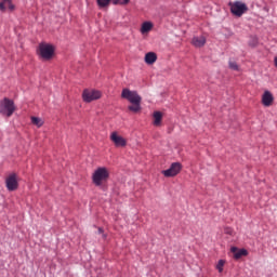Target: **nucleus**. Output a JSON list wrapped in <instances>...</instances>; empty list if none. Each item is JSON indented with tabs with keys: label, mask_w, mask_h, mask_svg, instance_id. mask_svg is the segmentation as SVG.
<instances>
[{
	"label": "nucleus",
	"mask_w": 277,
	"mask_h": 277,
	"mask_svg": "<svg viewBox=\"0 0 277 277\" xmlns=\"http://www.w3.org/2000/svg\"><path fill=\"white\" fill-rule=\"evenodd\" d=\"M229 68L232 70H239V65H237V63L229 61Z\"/></svg>",
	"instance_id": "obj_21"
},
{
	"label": "nucleus",
	"mask_w": 277,
	"mask_h": 277,
	"mask_svg": "<svg viewBox=\"0 0 277 277\" xmlns=\"http://www.w3.org/2000/svg\"><path fill=\"white\" fill-rule=\"evenodd\" d=\"M98 8H107L109 3H111V0H96Z\"/></svg>",
	"instance_id": "obj_19"
},
{
	"label": "nucleus",
	"mask_w": 277,
	"mask_h": 277,
	"mask_svg": "<svg viewBox=\"0 0 277 277\" xmlns=\"http://www.w3.org/2000/svg\"><path fill=\"white\" fill-rule=\"evenodd\" d=\"M230 252L234 253V259L238 261V259H241V256H248V250L246 249H238L237 247H232Z\"/></svg>",
	"instance_id": "obj_11"
},
{
	"label": "nucleus",
	"mask_w": 277,
	"mask_h": 277,
	"mask_svg": "<svg viewBox=\"0 0 277 277\" xmlns=\"http://www.w3.org/2000/svg\"><path fill=\"white\" fill-rule=\"evenodd\" d=\"M181 170H183V166L180 162H173L169 169L162 171V174L163 176H167V179H170L176 176Z\"/></svg>",
	"instance_id": "obj_6"
},
{
	"label": "nucleus",
	"mask_w": 277,
	"mask_h": 277,
	"mask_svg": "<svg viewBox=\"0 0 277 277\" xmlns=\"http://www.w3.org/2000/svg\"><path fill=\"white\" fill-rule=\"evenodd\" d=\"M228 6L234 16L241 17L248 11V5L241 1L229 2Z\"/></svg>",
	"instance_id": "obj_5"
},
{
	"label": "nucleus",
	"mask_w": 277,
	"mask_h": 277,
	"mask_svg": "<svg viewBox=\"0 0 277 277\" xmlns=\"http://www.w3.org/2000/svg\"><path fill=\"white\" fill-rule=\"evenodd\" d=\"M192 44L193 47L200 49L201 47H205V44H207V38H205V36L194 37L192 40Z\"/></svg>",
	"instance_id": "obj_12"
},
{
	"label": "nucleus",
	"mask_w": 277,
	"mask_h": 277,
	"mask_svg": "<svg viewBox=\"0 0 277 277\" xmlns=\"http://www.w3.org/2000/svg\"><path fill=\"white\" fill-rule=\"evenodd\" d=\"M272 103H274V95L269 91H265L262 95V104L264 107H271Z\"/></svg>",
	"instance_id": "obj_10"
},
{
	"label": "nucleus",
	"mask_w": 277,
	"mask_h": 277,
	"mask_svg": "<svg viewBox=\"0 0 277 277\" xmlns=\"http://www.w3.org/2000/svg\"><path fill=\"white\" fill-rule=\"evenodd\" d=\"M225 261L224 260H220L216 264V269L220 274H222L224 272V265H225Z\"/></svg>",
	"instance_id": "obj_18"
},
{
	"label": "nucleus",
	"mask_w": 277,
	"mask_h": 277,
	"mask_svg": "<svg viewBox=\"0 0 277 277\" xmlns=\"http://www.w3.org/2000/svg\"><path fill=\"white\" fill-rule=\"evenodd\" d=\"M121 98H126L132 105L128 107L129 111H133L137 114V111L142 110V96L137 93V91H131L130 89H123L121 92Z\"/></svg>",
	"instance_id": "obj_1"
},
{
	"label": "nucleus",
	"mask_w": 277,
	"mask_h": 277,
	"mask_svg": "<svg viewBox=\"0 0 277 277\" xmlns=\"http://www.w3.org/2000/svg\"><path fill=\"white\" fill-rule=\"evenodd\" d=\"M5 185L9 192H16V189H18V175H16V173H11L5 179Z\"/></svg>",
	"instance_id": "obj_7"
},
{
	"label": "nucleus",
	"mask_w": 277,
	"mask_h": 277,
	"mask_svg": "<svg viewBox=\"0 0 277 277\" xmlns=\"http://www.w3.org/2000/svg\"><path fill=\"white\" fill-rule=\"evenodd\" d=\"M130 0H113L114 5H127Z\"/></svg>",
	"instance_id": "obj_20"
},
{
	"label": "nucleus",
	"mask_w": 277,
	"mask_h": 277,
	"mask_svg": "<svg viewBox=\"0 0 277 277\" xmlns=\"http://www.w3.org/2000/svg\"><path fill=\"white\" fill-rule=\"evenodd\" d=\"M31 122L35 124V127H38L39 129L40 127H42V124H44V121H42V119L38 117H31Z\"/></svg>",
	"instance_id": "obj_17"
},
{
	"label": "nucleus",
	"mask_w": 277,
	"mask_h": 277,
	"mask_svg": "<svg viewBox=\"0 0 277 277\" xmlns=\"http://www.w3.org/2000/svg\"><path fill=\"white\" fill-rule=\"evenodd\" d=\"M14 111H16V106L14 105V101L4 97L0 101V114L2 116H6V118H10Z\"/></svg>",
	"instance_id": "obj_4"
},
{
	"label": "nucleus",
	"mask_w": 277,
	"mask_h": 277,
	"mask_svg": "<svg viewBox=\"0 0 277 277\" xmlns=\"http://www.w3.org/2000/svg\"><path fill=\"white\" fill-rule=\"evenodd\" d=\"M145 62L149 65L155 64V62H157V54L155 52H148L145 55Z\"/></svg>",
	"instance_id": "obj_16"
},
{
	"label": "nucleus",
	"mask_w": 277,
	"mask_h": 277,
	"mask_svg": "<svg viewBox=\"0 0 277 277\" xmlns=\"http://www.w3.org/2000/svg\"><path fill=\"white\" fill-rule=\"evenodd\" d=\"M98 234L103 235V228L102 227H98Z\"/></svg>",
	"instance_id": "obj_22"
},
{
	"label": "nucleus",
	"mask_w": 277,
	"mask_h": 277,
	"mask_svg": "<svg viewBox=\"0 0 277 277\" xmlns=\"http://www.w3.org/2000/svg\"><path fill=\"white\" fill-rule=\"evenodd\" d=\"M107 179H109V171H107V168H97L92 175V181L96 187H101L103 183H107Z\"/></svg>",
	"instance_id": "obj_3"
},
{
	"label": "nucleus",
	"mask_w": 277,
	"mask_h": 277,
	"mask_svg": "<svg viewBox=\"0 0 277 277\" xmlns=\"http://www.w3.org/2000/svg\"><path fill=\"white\" fill-rule=\"evenodd\" d=\"M110 141L117 148H124L127 146V140L118 134V132H111Z\"/></svg>",
	"instance_id": "obj_9"
},
{
	"label": "nucleus",
	"mask_w": 277,
	"mask_h": 277,
	"mask_svg": "<svg viewBox=\"0 0 277 277\" xmlns=\"http://www.w3.org/2000/svg\"><path fill=\"white\" fill-rule=\"evenodd\" d=\"M5 5L9 8V10H10L11 12H14L15 6H14V4L12 3V0H2V1L0 2V10H1V12H5Z\"/></svg>",
	"instance_id": "obj_13"
},
{
	"label": "nucleus",
	"mask_w": 277,
	"mask_h": 277,
	"mask_svg": "<svg viewBox=\"0 0 277 277\" xmlns=\"http://www.w3.org/2000/svg\"><path fill=\"white\" fill-rule=\"evenodd\" d=\"M37 54L42 60H52L53 55L55 54V47H53L51 43L42 42L37 49Z\"/></svg>",
	"instance_id": "obj_2"
},
{
	"label": "nucleus",
	"mask_w": 277,
	"mask_h": 277,
	"mask_svg": "<svg viewBox=\"0 0 277 277\" xmlns=\"http://www.w3.org/2000/svg\"><path fill=\"white\" fill-rule=\"evenodd\" d=\"M154 118V127H161V120H163V114L161 111H155L153 115Z\"/></svg>",
	"instance_id": "obj_14"
},
{
	"label": "nucleus",
	"mask_w": 277,
	"mask_h": 277,
	"mask_svg": "<svg viewBox=\"0 0 277 277\" xmlns=\"http://www.w3.org/2000/svg\"><path fill=\"white\" fill-rule=\"evenodd\" d=\"M226 233H229L230 234V229H227V232Z\"/></svg>",
	"instance_id": "obj_23"
},
{
	"label": "nucleus",
	"mask_w": 277,
	"mask_h": 277,
	"mask_svg": "<svg viewBox=\"0 0 277 277\" xmlns=\"http://www.w3.org/2000/svg\"><path fill=\"white\" fill-rule=\"evenodd\" d=\"M153 27H155V25L153 24V22H144L141 26V34H148L149 31H153Z\"/></svg>",
	"instance_id": "obj_15"
},
{
	"label": "nucleus",
	"mask_w": 277,
	"mask_h": 277,
	"mask_svg": "<svg viewBox=\"0 0 277 277\" xmlns=\"http://www.w3.org/2000/svg\"><path fill=\"white\" fill-rule=\"evenodd\" d=\"M84 103H92V101H98L101 98V91L96 90H84L82 93Z\"/></svg>",
	"instance_id": "obj_8"
}]
</instances>
